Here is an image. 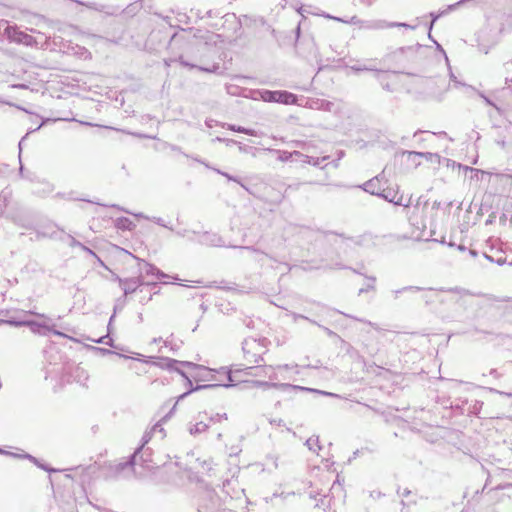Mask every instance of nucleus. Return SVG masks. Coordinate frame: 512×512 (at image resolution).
Masks as SVG:
<instances>
[{
	"mask_svg": "<svg viewBox=\"0 0 512 512\" xmlns=\"http://www.w3.org/2000/svg\"><path fill=\"white\" fill-rule=\"evenodd\" d=\"M243 358L247 365H258L263 361V355L267 352L265 340L248 338L243 343Z\"/></svg>",
	"mask_w": 512,
	"mask_h": 512,
	"instance_id": "obj_1",
	"label": "nucleus"
},
{
	"mask_svg": "<svg viewBox=\"0 0 512 512\" xmlns=\"http://www.w3.org/2000/svg\"><path fill=\"white\" fill-rule=\"evenodd\" d=\"M261 97L265 102H276L285 105L297 103V96L287 91H265Z\"/></svg>",
	"mask_w": 512,
	"mask_h": 512,
	"instance_id": "obj_2",
	"label": "nucleus"
},
{
	"mask_svg": "<svg viewBox=\"0 0 512 512\" xmlns=\"http://www.w3.org/2000/svg\"><path fill=\"white\" fill-rule=\"evenodd\" d=\"M426 157V154L421 152L408 151L403 152L401 161L407 168H416L421 163V158Z\"/></svg>",
	"mask_w": 512,
	"mask_h": 512,
	"instance_id": "obj_3",
	"label": "nucleus"
},
{
	"mask_svg": "<svg viewBox=\"0 0 512 512\" xmlns=\"http://www.w3.org/2000/svg\"><path fill=\"white\" fill-rule=\"evenodd\" d=\"M383 197L394 204H403V196L399 194V192L396 190H392L390 188L387 190H383Z\"/></svg>",
	"mask_w": 512,
	"mask_h": 512,
	"instance_id": "obj_4",
	"label": "nucleus"
},
{
	"mask_svg": "<svg viewBox=\"0 0 512 512\" xmlns=\"http://www.w3.org/2000/svg\"><path fill=\"white\" fill-rule=\"evenodd\" d=\"M230 130L232 131H235V132H239V133H244L246 135H250V136H254V131L253 130H250V129H246V128H243V127H236V126H230Z\"/></svg>",
	"mask_w": 512,
	"mask_h": 512,
	"instance_id": "obj_5",
	"label": "nucleus"
},
{
	"mask_svg": "<svg viewBox=\"0 0 512 512\" xmlns=\"http://www.w3.org/2000/svg\"><path fill=\"white\" fill-rule=\"evenodd\" d=\"M191 391H193V388H190L187 392H184L183 394H181L179 397H178V400L176 401L174 407H173V410L176 408L178 402L180 399L184 398L186 395H188Z\"/></svg>",
	"mask_w": 512,
	"mask_h": 512,
	"instance_id": "obj_6",
	"label": "nucleus"
},
{
	"mask_svg": "<svg viewBox=\"0 0 512 512\" xmlns=\"http://www.w3.org/2000/svg\"><path fill=\"white\" fill-rule=\"evenodd\" d=\"M54 334L59 335V336H63V337H68L67 335H65L64 333L59 332V331H54Z\"/></svg>",
	"mask_w": 512,
	"mask_h": 512,
	"instance_id": "obj_7",
	"label": "nucleus"
},
{
	"mask_svg": "<svg viewBox=\"0 0 512 512\" xmlns=\"http://www.w3.org/2000/svg\"><path fill=\"white\" fill-rule=\"evenodd\" d=\"M185 379H186L187 384L191 387L192 386V382L188 378H185Z\"/></svg>",
	"mask_w": 512,
	"mask_h": 512,
	"instance_id": "obj_8",
	"label": "nucleus"
}]
</instances>
